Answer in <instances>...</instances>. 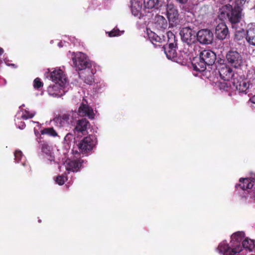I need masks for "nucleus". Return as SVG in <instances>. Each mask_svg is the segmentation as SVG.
Here are the masks:
<instances>
[{
  "mask_svg": "<svg viewBox=\"0 0 255 255\" xmlns=\"http://www.w3.org/2000/svg\"><path fill=\"white\" fill-rule=\"evenodd\" d=\"M245 236L243 232H238L233 234L231 237L230 244L223 241L218 248L220 254L223 255H236L243 250V248L249 252L255 253V243L253 240L246 238L242 243Z\"/></svg>",
  "mask_w": 255,
  "mask_h": 255,
  "instance_id": "nucleus-1",
  "label": "nucleus"
},
{
  "mask_svg": "<svg viewBox=\"0 0 255 255\" xmlns=\"http://www.w3.org/2000/svg\"><path fill=\"white\" fill-rule=\"evenodd\" d=\"M72 56L73 64L77 70L83 71L79 73L80 77L87 84H91L93 82L94 72L91 69V63L87 56L82 52L73 53Z\"/></svg>",
  "mask_w": 255,
  "mask_h": 255,
  "instance_id": "nucleus-2",
  "label": "nucleus"
},
{
  "mask_svg": "<svg viewBox=\"0 0 255 255\" xmlns=\"http://www.w3.org/2000/svg\"><path fill=\"white\" fill-rule=\"evenodd\" d=\"M226 61L229 66L237 69L242 68L244 64L242 56L236 51H230L226 54Z\"/></svg>",
  "mask_w": 255,
  "mask_h": 255,
  "instance_id": "nucleus-3",
  "label": "nucleus"
},
{
  "mask_svg": "<svg viewBox=\"0 0 255 255\" xmlns=\"http://www.w3.org/2000/svg\"><path fill=\"white\" fill-rule=\"evenodd\" d=\"M77 112L71 111L54 119L56 126L59 128L68 127L73 121L77 118Z\"/></svg>",
  "mask_w": 255,
  "mask_h": 255,
  "instance_id": "nucleus-4",
  "label": "nucleus"
},
{
  "mask_svg": "<svg viewBox=\"0 0 255 255\" xmlns=\"http://www.w3.org/2000/svg\"><path fill=\"white\" fill-rule=\"evenodd\" d=\"M167 36L168 37V44L164 47V52L169 59L175 61L176 51L175 49V36L172 32L168 31L167 32Z\"/></svg>",
  "mask_w": 255,
  "mask_h": 255,
  "instance_id": "nucleus-5",
  "label": "nucleus"
},
{
  "mask_svg": "<svg viewBox=\"0 0 255 255\" xmlns=\"http://www.w3.org/2000/svg\"><path fill=\"white\" fill-rule=\"evenodd\" d=\"M238 186L244 190H249V193L251 195V197L254 198L255 200V178H241Z\"/></svg>",
  "mask_w": 255,
  "mask_h": 255,
  "instance_id": "nucleus-6",
  "label": "nucleus"
},
{
  "mask_svg": "<svg viewBox=\"0 0 255 255\" xmlns=\"http://www.w3.org/2000/svg\"><path fill=\"white\" fill-rule=\"evenodd\" d=\"M180 34L183 41L188 44L194 43L196 41L197 33L195 30L189 27L182 28Z\"/></svg>",
  "mask_w": 255,
  "mask_h": 255,
  "instance_id": "nucleus-7",
  "label": "nucleus"
},
{
  "mask_svg": "<svg viewBox=\"0 0 255 255\" xmlns=\"http://www.w3.org/2000/svg\"><path fill=\"white\" fill-rule=\"evenodd\" d=\"M96 143V138L94 136L91 135L85 137L78 144L80 152L86 153L91 150Z\"/></svg>",
  "mask_w": 255,
  "mask_h": 255,
  "instance_id": "nucleus-8",
  "label": "nucleus"
},
{
  "mask_svg": "<svg viewBox=\"0 0 255 255\" xmlns=\"http://www.w3.org/2000/svg\"><path fill=\"white\" fill-rule=\"evenodd\" d=\"M82 167V161L80 160H73L67 159L63 165L60 167V170L62 171L64 168L68 173L77 172Z\"/></svg>",
  "mask_w": 255,
  "mask_h": 255,
  "instance_id": "nucleus-9",
  "label": "nucleus"
},
{
  "mask_svg": "<svg viewBox=\"0 0 255 255\" xmlns=\"http://www.w3.org/2000/svg\"><path fill=\"white\" fill-rule=\"evenodd\" d=\"M52 81L59 86H65L67 83V78L64 72L60 68H55L50 74Z\"/></svg>",
  "mask_w": 255,
  "mask_h": 255,
  "instance_id": "nucleus-10",
  "label": "nucleus"
},
{
  "mask_svg": "<svg viewBox=\"0 0 255 255\" xmlns=\"http://www.w3.org/2000/svg\"><path fill=\"white\" fill-rule=\"evenodd\" d=\"M196 40H198L201 43L210 44L213 40V34L209 29H201L197 33Z\"/></svg>",
  "mask_w": 255,
  "mask_h": 255,
  "instance_id": "nucleus-11",
  "label": "nucleus"
},
{
  "mask_svg": "<svg viewBox=\"0 0 255 255\" xmlns=\"http://www.w3.org/2000/svg\"><path fill=\"white\" fill-rule=\"evenodd\" d=\"M131 11L133 15L140 18L147 13L145 8H142L141 3L138 0H131Z\"/></svg>",
  "mask_w": 255,
  "mask_h": 255,
  "instance_id": "nucleus-12",
  "label": "nucleus"
},
{
  "mask_svg": "<svg viewBox=\"0 0 255 255\" xmlns=\"http://www.w3.org/2000/svg\"><path fill=\"white\" fill-rule=\"evenodd\" d=\"M242 9L240 6H235L227 13V16L229 21L233 24L238 23L242 17Z\"/></svg>",
  "mask_w": 255,
  "mask_h": 255,
  "instance_id": "nucleus-13",
  "label": "nucleus"
},
{
  "mask_svg": "<svg viewBox=\"0 0 255 255\" xmlns=\"http://www.w3.org/2000/svg\"><path fill=\"white\" fill-rule=\"evenodd\" d=\"M215 33L218 39H225L229 35V30L226 24L223 22L219 23L215 27Z\"/></svg>",
  "mask_w": 255,
  "mask_h": 255,
  "instance_id": "nucleus-14",
  "label": "nucleus"
},
{
  "mask_svg": "<svg viewBox=\"0 0 255 255\" xmlns=\"http://www.w3.org/2000/svg\"><path fill=\"white\" fill-rule=\"evenodd\" d=\"M200 59L203 60L207 65H210L214 63L216 59V55L211 50H205L201 52Z\"/></svg>",
  "mask_w": 255,
  "mask_h": 255,
  "instance_id": "nucleus-15",
  "label": "nucleus"
},
{
  "mask_svg": "<svg viewBox=\"0 0 255 255\" xmlns=\"http://www.w3.org/2000/svg\"><path fill=\"white\" fill-rule=\"evenodd\" d=\"M78 116L81 117L87 116L90 119L94 118V113L93 110L87 104L82 103L79 108L78 112H77Z\"/></svg>",
  "mask_w": 255,
  "mask_h": 255,
  "instance_id": "nucleus-16",
  "label": "nucleus"
},
{
  "mask_svg": "<svg viewBox=\"0 0 255 255\" xmlns=\"http://www.w3.org/2000/svg\"><path fill=\"white\" fill-rule=\"evenodd\" d=\"M166 15L169 22H175L178 19V12L172 3H169L167 5Z\"/></svg>",
  "mask_w": 255,
  "mask_h": 255,
  "instance_id": "nucleus-17",
  "label": "nucleus"
},
{
  "mask_svg": "<svg viewBox=\"0 0 255 255\" xmlns=\"http://www.w3.org/2000/svg\"><path fill=\"white\" fill-rule=\"evenodd\" d=\"M65 86H59L55 83L53 86H49L47 89L48 94L53 97H60L65 93Z\"/></svg>",
  "mask_w": 255,
  "mask_h": 255,
  "instance_id": "nucleus-18",
  "label": "nucleus"
},
{
  "mask_svg": "<svg viewBox=\"0 0 255 255\" xmlns=\"http://www.w3.org/2000/svg\"><path fill=\"white\" fill-rule=\"evenodd\" d=\"M220 77L224 81H229L232 79L234 76L233 70L229 66L223 65L219 70Z\"/></svg>",
  "mask_w": 255,
  "mask_h": 255,
  "instance_id": "nucleus-19",
  "label": "nucleus"
},
{
  "mask_svg": "<svg viewBox=\"0 0 255 255\" xmlns=\"http://www.w3.org/2000/svg\"><path fill=\"white\" fill-rule=\"evenodd\" d=\"M246 39L250 44L255 45V23L248 25Z\"/></svg>",
  "mask_w": 255,
  "mask_h": 255,
  "instance_id": "nucleus-20",
  "label": "nucleus"
},
{
  "mask_svg": "<svg viewBox=\"0 0 255 255\" xmlns=\"http://www.w3.org/2000/svg\"><path fill=\"white\" fill-rule=\"evenodd\" d=\"M89 125V122L85 119L78 120L74 130L78 132H82L86 130Z\"/></svg>",
  "mask_w": 255,
  "mask_h": 255,
  "instance_id": "nucleus-21",
  "label": "nucleus"
},
{
  "mask_svg": "<svg viewBox=\"0 0 255 255\" xmlns=\"http://www.w3.org/2000/svg\"><path fill=\"white\" fill-rule=\"evenodd\" d=\"M159 5V0H144V7L147 12H149L150 9H157Z\"/></svg>",
  "mask_w": 255,
  "mask_h": 255,
  "instance_id": "nucleus-22",
  "label": "nucleus"
},
{
  "mask_svg": "<svg viewBox=\"0 0 255 255\" xmlns=\"http://www.w3.org/2000/svg\"><path fill=\"white\" fill-rule=\"evenodd\" d=\"M154 21L155 26L157 28L165 29L167 26V21L163 16H156Z\"/></svg>",
  "mask_w": 255,
  "mask_h": 255,
  "instance_id": "nucleus-23",
  "label": "nucleus"
},
{
  "mask_svg": "<svg viewBox=\"0 0 255 255\" xmlns=\"http://www.w3.org/2000/svg\"><path fill=\"white\" fill-rule=\"evenodd\" d=\"M194 69L196 71H204L206 69V64L204 61L200 59V57L194 60L192 63Z\"/></svg>",
  "mask_w": 255,
  "mask_h": 255,
  "instance_id": "nucleus-24",
  "label": "nucleus"
},
{
  "mask_svg": "<svg viewBox=\"0 0 255 255\" xmlns=\"http://www.w3.org/2000/svg\"><path fill=\"white\" fill-rule=\"evenodd\" d=\"M246 80L248 81L251 89H255V72L254 70L249 71Z\"/></svg>",
  "mask_w": 255,
  "mask_h": 255,
  "instance_id": "nucleus-25",
  "label": "nucleus"
},
{
  "mask_svg": "<svg viewBox=\"0 0 255 255\" xmlns=\"http://www.w3.org/2000/svg\"><path fill=\"white\" fill-rule=\"evenodd\" d=\"M42 151L45 154L46 158L50 162L54 160V157L52 155L51 148L47 144H43L42 146Z\"/></svg>",
  "mask_w": 255,
  "mask_h": 255,
  "instance_id": "nucleus-26",
  "label": "nucleus"
},
{
  "mask_svg": "<svg viewBox=\"0 0 255 255\" xmlns=\"http://www.w3.org/2000/svg\"><path fill=\"white\" fill-rule=\"evenodd\" d=\"M34 115V113H30L27 110H20L17 113L16 117L17 120L20 118L26 120L32 118Z\"/></svg>",
  "mask_w": 255,
  "mask_h": 255,
  "instance_id": "nucleus-27",
  "label": "nucleus"
},
{
  "mask_svg": "<svg viewBox=\"0 0 255 255\" xmlns=\"http://www.w3.org/2000/svg\"><path fill=\"white\" fill-rule=\"evenodd\" d=\"M236 88L240 92H246L248 89L251 88L248 81L246 79L243 80L236 85Z\"/></svg>",
  "mask_w": 255,
  "mask_h": 255,
  "instance_id": "nucleus-28",
  "label": "nucleus"
},
{
  "mask_svg": "<svg viewBox=\"0 0 255 255\" xmlns=\"http://www.w3.org/2000/svg\"><path fill=\"white\" fill-rule=\"evenodd\" d=\"M147 34L149 38L150 39V40L153 41H156V42H162V38H160L159 36H158L155 33L152 31L151 30L149 29H146Z\"/></svg>",
  "mask_w": 255,
  "mask_h": 255,
  "instance_id": "nucleus-29",
  "label": "nucleus"
},
{
  "mask_svg": "<svg viewBox=\"0 0 255 255\" xmlns=\"http://www.w3.org/2000/svg\"><path fill=\"white\" fill-rule=\"evenodd\" d=\"M42 134H47L52 136H57V133L52 128H48L43 129L41 131Z\"/></svg>",
  "mask_w": 255,
  "mask_h": 255,
  "instance_id": "nucleus-30",
  "label": "nucleus"
},
{
  "mask_svg": "<svg viewBox=\"0 0 255 255\" xmlns=\"http://www.w3.org/2000/svg\"><path fill=\"white\" fill-rule=\"evenodd\" d=\"M109 37H114L121 35L124 33V31H120L118 29L114 28L113 30L108 32Z\"/></svg>",
  "mask_w": 255,
  "mask_h": 255,
  "instance_id": "nucleus-31",
  "label": "nucleus"
},
{
  "mask_svg": "<svg viewBox=\"0 0 255 255\" xmlns=\"http://www.w3.org/2000/svg\"><path fill=\"white\" fill-rule=\"evenodd\" d=\"M33 87L35 89H39L43 86V83L41 82L40 79L36 78L33 81Z\"/></svg>",
  "mask_w": 255,
  "mask_h": 255,
  "instance_id": "nucleus-32",
  "label": "nucleus"
},
{
  "mask_svg": "<svg viewBox=\"0 0 255 255\" xmlns=\"http://www.w3.org/2000/svg\"><path fill=\"white\" fill-rule=\"evenodd\" d=\"M67 180L66 178L63 175L57 176L55 179V182L59 185H62Z\"/></svg>",
  "mask_w": 255,
  "mask_h": 255,
  "instance_id": "nucleus-33",
  "label": "nucleus"
},
{
  "mask_svg": "<svg viewBox=\"0 0 255 255\" xmlns=\"http://www.w3.org/2000/svg\"><path fill=\"white\" fill-rule=\"evenodd\" d=\"M15 159L16 162H19L21 160L23 157V155L21 151L19 150H16L14 153Z\"/></svg>",
  "mask_w": 255,
  "mask_h": 255,
  "instance_id": "nucleus-34",
  "label": "nucleus"
},
{
  "mask_svg": "<svg viewBox=\"0 0 255 255\" xmlns=\"http://www.w3.org/2000/svg\"><path fill=\"white\" fill-rule=\"evenodd\" d=\"M218 87L221 89H223L224 90H227V89L228 87V83L225 82H222H222H220V83H218Z\"/></svg>",
  "mask_w": 255,
  "mask_h": 255,
  "instance_id": "nucleus-35",
  "label": "nucleus"
},
{
  "mask_svg": "<svg viewBox=\"0 0 255 255\" xmlns=\"http://www.w3.org/2000/svg\"><path fill=\"white\" fill-rule=\"evenodd\" d=\"M246 0H236L237 6L241 7L246 2Z\"/></svg>",
  "mask_w": 255,
  "mask_h": 255,
  "instance_id": "nucleus-36",
  "label": "nucleus"
},
{
  "mask_svg": "<svg viewBox=\"0 0 255 255\" xmlns=\"http://www.w3.org/2000/svg\"><path fill=\"white\" fill-rule=\"evenodd\" d=\"M250 101L252 103V106L255 108V95L253 96L250 100Z\"/></svg>",
  "mask_w": 255,
  "mask_h": 255,
  "instance_id": "nucleus-37",
  "label": "nucleus"
},
{
  "mask_svg": "<svg viewBox=\"0 0 255 255\" xmlns=\"http://www.w3.org/2000/svg\"><path fill=\"white\" fill-rule=\"evenodd\" d=\"M16 122V125L18 126V127L20 129H23L25 125L23 123L20 122V124L19 125H18V121H15Z\"/></svg>",
  "mask_w": 255,
  "mask_h": 255,
  "instance_id": "nucleus-38",
  "label": "nucleus"
},
{
  "mask_svg": "<svg viewBox=\"0 0 255 255\" xmlns=\"http://www.w3.org/2000/svg\"><path fill=\"white\" fill-rule=\"evenodd\" d=\"M71 137H72V134H69H69H67L65 136V138H64V140H69V139L71 138Z\"/></svg>",
  "mask_w": 255,
  "mask_h": 255,
  "instance_id": "nucleus-39",
  "label": "nucleus"
},
{
  "mask_svg": "<svg viewBox=\"0 0 255 255\" xmlns=\"http://www.w3.org/2000/svg\"><path fill=\"white\" fill-rule=\"evenodd\" d=\"M177 1H178V2H179L180 3H185L188 0H176Z\"/></svg>",
  "mask_w": 255,
  "mask_h": 255,
  "instance_id": "nucleus-40",
  "label": "nucleus"
},
{
  "mask_svg": "<svg viewBox=\"0 0 255 255\" xmlns=\"http://www.w3.org/2000/svg\"><path fill=\"white\" fill-rule=\"evenodd\" d=\"M3 52V50L2 48L0 47V55H1Z\"/></svg>",
  "mask_w": 255,
  "mask_h": 255,
  "instance_id": "nucleus-41",
  "label": "nucleus"
},
{
  "mask_svg": "<svg viewBox=\"0 0 255 255\" xmlns=\"http://www.w3.org/2000/svg\"><path fill=\"white\" fill-rule=\"evenodd\" d=\"M58 46H59V47H62V45H61V42H59V43H58Z\"/></svg>",
  "mask_w": 255,
  "mask_h": 255,
  "instance_id": "nucleus-42",
  "label": "nucleus"
}]
</instances>
